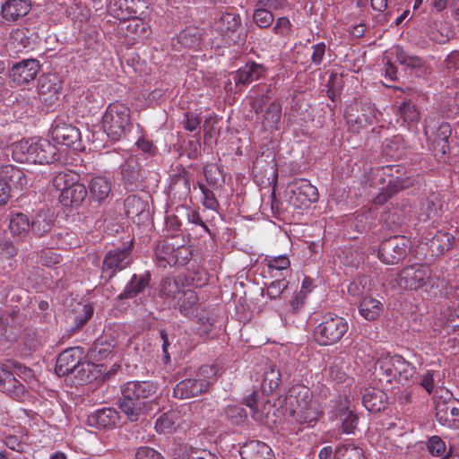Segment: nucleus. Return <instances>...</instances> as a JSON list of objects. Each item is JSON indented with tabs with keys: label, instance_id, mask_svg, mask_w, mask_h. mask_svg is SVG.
Returning <instances> with one entry per match:
<instances>
[{
	"label": "nucleus",
	"instance_id": "61",
	"mask_svg": "<svg viewBox=\"0 0 459 459\" xmlns=\"http://www.w3.org/2000/svg\"><path fill=\"white\" fill-rule=\"evenodd\" d=\"M113 350L114 346L111 343L102 341H97L94 343L92 351L94 353L95 358H97L98 359H104L109 354L112 353Z\"/></svg>",
	"mask_w": 459,
	"mask_h": 459
},
{
	"label": "nucleus",
	"instance_id": "37",
	"mask_svg": "<svg viewBox=\"0 0 459 459\" xmlns=\"http://www.w3.org/2000/svg\"><path fill=\"white\" fill-rule=\"evenodd\" d=\"M9 229L13 236L25 237L30 232V221L24 213H12L10 216Z\"/></svg>",
	"mask_w": 459,
	"mask_h": 459
},
{
	"label": "nucleus",
	"instance_id": "29",
	"mask_svg": "<svg viewBox=\"0 0 459 459\" xmlns=\"http://www.w3.org/2000/svg\"><path fill=\"white\" fill-rule=\"evenodd\" d=\"M30 221V232L38 237L48 233L54 225V217L50 211H39Z\"/></svg>",
	"mask_w": 459,
	"mask_h": 459
},
{
	"label": "nucleus",
	"instance_id": "45",
	"mask_svg": "<svg viewBox=\"0 0 459 459\" xmlns=\"http://www.w3.org/2000/svg\"><path fill=\"white\" fill-rule=\"evenodd\" d=\"M371 288V280L368 276H359L354 279L348 286V293L353 297H360Z\"/></svg>",
	"mask_w": 459,
	"mask_h": 459
},
{
	"label": "nucleus",
	"instance_id": "36",
	"mask_svg": "<svg viewBox=\"0 0 459 459\" xmlns=\"http://www.w3.org/2000/svg\"><path fill=\"white\" fill-rule=\"evenodd\" d=\"M359 312L365 319H377L383 312V304L373 298L365 297L359 303Z\"/></svg>",
	"mask_w": 459,
	"mask_h": 459
},
{
	"label": "nucleus",
	"instance_id": "20",
	"mask_svg": "<svg viewBox=\"0 0 459 459\" xmlns=\"http://www.w3.org/2000/svg\"><path fill=\"white\" fill-rule=\"evenodd\" d=\"M142 6L140 0H111L108 9L114 17L126 21L135 18Z\"/></svg>",
	"mask_w": 459,
	"mask_h": 459
},
{
	"label": "nucleus",
	"instance_id": "53",
	"mask_svg": "<svg viewBox=\"0 0 459 459\" xmlns=\"http://www.w3.org/2000/svg\"><path fill=\"white\" fill-rule=\"evenodd\" d=\"M170 191L175 194H179V197H186L190 193V183L186 175H177L171 184H170Z\"/></svg>",
	"mask_w": 459,
	"mask_h": 459
},
{
	"label": "nucleus",
	"instance_id": "57",
	"mask_svg": "<svg viewBox=\"0 0 459 459\" xmlns=\"http://www.w3.org/2000/svg\"><path fill=\"white\" fill-rule=\"evenodd\" d=\"M197 318V332L201 336H206L210 334L212 330L216 327L214 318L206 316L204 315L195 316Z\"/></svg>",
	"mask_w": 459,
	"mask_h": 459
},
{
	"label": "nucleus",
	"instance_id": "3",
	"mask_svg": "<svg viewBox=\"0 0 459 459\" xmlns=\"http://www.w3.org/2000/svg\"><path fill=\"white\" fill-rule=\"evenodd\" d=\"M13 157L21 163L49 164L59 159L56 147L46 139H27L15 143Z\"/></svg>",
	"mask_w": 459,
	"mask_h": 459
},
{
	"label": "nucleus",
	"instance_id": "8",
	"mask_svg": "<svg viewBox=\"0 0 459 459\" xmlns=\"http://www.w3.org/2000/svg\"><path fill=\"white\" fill-rule=\"evenodd\" d=\"M349 329L345 318L328 313L314 330V339L320 345H332L338 342Z\"/></svg>",
	"mask_w": 459,
	"mask_h": 459
},
{
	"label": "nucleus",
	"instance_id": "17",
	"mask_svg": "<svg viewBox=\"0 0 459 459\" xmlns=\"http://www.w3.org/2000/svg\"><path fill=\"white\" fill-rule=\"evenodd\" d=\"M38 91L39 99L47 105H54L59 99L60 82L55 74L42 75L39 80Z\"/></svg>",
	"mask_w": 459,
	"mask_h": 459
},
{
	"label": "nucleus",
	"instance_id": "31",
	"mask_svg": "<svg viewBox=\"0 0 459 459\" xmlns=\"http://www.w3.org/2000/svg\"><path fill=\"white\" fill-rule=\"evenodd\" d=\"M180 412L178 411H170L162 413L155 422V429L159 433H171L181 426Z\"/></svg>",
	"mask_w": 459,
	"mask_h": 459
},
{
	"label": "nucleus",
	"instance_id": "47",
	"mask_svg": "<svg viewBox=\"0 0 459 459\" xmlns=\"http://www.w3.org/2000/svg\"><path fill=\"white\" fill-rule=\"evenodd\" d=\"M335 459H362V450L352 443L343 444L335 449Z\"/></svg>",
	"mask_w": 459,
	"mask_h": 459
},
{
	"label": "nucleus",
	"instance_id": "42",
	"mask_svg": "<svg viewBox=\"0 0 459 459\" xmlns=\"http://www.w3.org/2000/svg\"><path fill=\"white\" fill-rule=\"evenodd\" d=\"M175 246L169 240H163L157 245L156 258L160 266L166 267L167 265L172 266V262L175 255Z\"/></svg>",
	"mask_w": 459,
	"mask_h": 459
},
{
	"label": "nucleus",
	"instance_id": "23",
	"mask_svg": "<svg viewBox=\"0 0 459 459\" xmlns=\"http://www.w3.org/2000/svg\"><path fill=\"white\" fill-rule=\"evenodd\" d=\"M151 281L149 273L143 274H133L130 281L126 283L124 290L119 294L120 299H131L144 292Z\"/></svg>",
	"mask_w": 459,
	"mask_h": 459
},
{
	"label": "nucleus",
	"instance_id": "35",
	"mask_svg": "<svg viewBox=\"0 0 459 459\" xmlns=\"http://www.w3.org/2000/svg\"><path fill=\"white\" fill-rule=\"evenodd\" d=\"M90 194L99 203L103 202L108 196L111 190V183L106 178H93L89 184Z\"/></svg>",
	"mask_w": 459,
	"mask_h": 459
},
{
	"label": "nucleus",
	"instance_id": "48",
	"mask_svg": "<svg viewBox=\"0 0 459 459\" xmlns=\"http://www.w3.org/2000/svg\"><path fill=\"white\" fill-rule=\"evenodd\" d=\"M183 291L180 289L179 282L171 277H166L161 281L160 292L167 299L175 300Z\"/></svg>",
	"mask_w": 459,
	"mask_h": 459
},
{
	"label": "nucleus",
	"instance_id": "55",
	"mask_svg": "<svg viewBox=\"0 0 459 459\" xmlns=\"http://www.w3.org/2000/svg\"><path fill=\"white\" fill-rule=\"evenodd\" d=\"M274 280L267 287V296L271 299H277L288 288L287 278H273Z\"/></svg>",
	"mask_w": 459,
	"mask_h": 459
},
{
	"label": "nucleus",
	"instance_id": "51",
	"mask_svg": "<svg viewBox=\"0 0 459 459\" xmlns=\"http://www.w3.org/2000/svg\"><path fill=\"white\" fill-rule=\"evenodd\" d=\"M75 179H78V176L71 171H61L55 176L52 184L57 191L64 193L70 186V183L74 182Z\"/></svg>",
	"mask_w": 459,
	"mask_h": 459
},
{
	"label": "nucleus",
	"instance_id": "63",
	"mask_svg": "<svg viewBox=\"0 0 459 459\" xmlns=\"http://www.w3.org/2000/svg\"><path fill=\"white\" fill-rule=\"evenodd\" d=\"M135 459H163V457L153 448L143 446L137 449Z\"/></svg>",
	"mask_w": 459,
	"mask_h": 459
},
{
	"label": "nucleus",
	"instance_id": "21",
	"mask_svg": "<svg viewBox=\"0 0 459 459\" xmlns=\"http://www.w3.org/2000/svg\"><path fill=\"white\" fill-rule=\"evenodd\" d=\"M198 296L192 290H183L174 300L173 307L184 316L192 318L198 316Z\"/></svg>",
	"mask_w": 459,
	"mask_h": 459
},
{
	"label": "nucleus",
	"instance_id": "5",
	"mask_svg": "<svg viewBox=\"0 0 459 459\" xmlns=\"http://www.w3.org/2000/svg\"><path fill=\"white\" fill-rule=\"evenodd\" d=\"M130 108L124 103H110L102 116V128L112 141L125 137L132 127Z\"/></svg>",
	"mask_w": 459,
	"mask_h": 459
},
{
	"label": "nucleus",
	"instance_id": "22",
	"mask_svg": "<svg viewBox=\"0 0 459 459\" xmlns=\"http://www.w3.org/2000/svg\"><path fill=\"white\" fill-rule=\"evenodd\" d=\"M30 4L26 0H7L1 6V16L7 22H14L27 15Z\"/></svg>",
	"mask_w": 459,
	"mask_h": 459
},
{
	"label": "nucleus",
	"instance_id": "16",
	"mask_svg": "<svg viewBox=\"0 0 459 459\" xmlns=\"http://www.w3.org/2000/svg\"><path fill=\"white\" fill-rule=\"evenodd\" d=\"M83 359V349L72 347L62 351L56 363L55 371L58 377L71 374Z\"/></svg>",
	"mask_w": 459,
	"mask_h": 459
},
{
	"label": "nucleus",
	"instance_id": "41",
	"mask_svg": "<svg viewBox=\"0 0 459 459\" xmlns=\"http://www.w3.org/2000/svg\"><path fill=\"white\" fill-rule=\"evenodd\" d=\"M95 372V365L85 360L83 358L71 374H73L79 381V384L82 385L94 379L96 377Z\"/></svg>",
	"mask_w": 459,
	"mask_h": 459
},
{
	"label": "nucleus",
	"instance_id": "58",
	"mask_svg": "<svg viewBox=\"0 0 459 459\" xmlns=\"http://www.w3.org/2000/svg\"><path fill=\"white\" fill-rule=\"evenodd\" d=\"M399 113L405 122H413L419 118V111L411 102H403L399 106Z\"/></svg>",
	"mask_w": 459,
	"mask_h": 459
},
{
	"label": "nucleus",
	"instance_id": "56",
	"mask_svg": "<svg viewBox=\"0 0 459 459\" xmlns=\"http://www.w3.org/2000/svg\"><path fill=\"white\" fill-rule=\"evenodd\" d=\"M292 24L286 16H281L276 19L273 31L281 38H287L290 35Z\"/></svg>",
	"mask_w": 459,
	"mask_h": 459
},
{
	"label": "nucleus",
	"instance_id": "27",
	"mask_svg": "<svg viewBox=\"0 0 459 459\" xmlns=\"http://www.w3.org/2000/svg\"><path fill=\"white\" fill-rule=\"evenodd\" d=\"M0 178L6 182L8 191L12 188L22 190L28 181L24 172L13 165H4L0 169Z\"/></svg>",
	"mask_w": 459,
	"mask_h": 459
},
{
	"label": "nucleus",
	"instance_id": "11",
	"mask_svg": "<svg viewBox=\"0 0 459 459\" xmlns=\"http://www.w3.org/2000/svg\"><path fill=\"white\" fill-rule=\"evenodd\" d=\"M410 248V240L403 236H393L384 240L378 250L377 256L386 264H397L405 257Z\"/></svg>",
	"mask_w": 459,
	"mask_h": 459
},
{
	"label": "nucleus",
	"instance_id": "10",
	"mask_svg": "<svg viewBox=\"0 0 459 459\" xmlns=\"http://www.w3.org/2000/svg\"><path fill=\"white\" fill-rule=\"evenodd\" d=\"M27 370L25 367L11 360L0 363V389L13 399L22 397L24 386L15 378L14 375Z\"/></svg>",
	"mask_w": 459,
	"mask_h": 459
},
{
	"label": "nucleus",
	"instance_id": "24",
	"mask_svg": "<svg viewBox=\"0 0 459 459\" xmlns=\"http://www.w3.org/2000/svg\"><path fill=\"white\" fill-rule=\"evenodd\" d=\"M242 459H273L271 447L259 440L245 443L238 450Z\"/></svg>",
	"mask_w": 459,
	"mask_h": 459
},
{
	"label": "nucleus",
	"instance_id": "26",
	"mask_svg": "<svg viewBox=\"0 0 459 459\" xmlns=\"http://www.w3.org/2000/svg\"><path fill=\"white\" fill-rule=\"evenodd\" d=\"M86 196V186L75 179L74 182L70 183V186L64 193H60L59 201L65 206H78Z\"/></svg>",
	"mask_w": 459,
	"mask_h": 459
},
{
	"label": "nucleus",
	"instance_id": "50",
	"mask_svg": "<svg viewBox=\"0 0 459 459\" xmlns=\"http://www.w3.org/2000/svg\"><path fill=\"white\" fill-rule=\"evenodd\" d=\"M441 204L436 195H432L426 199L421 206V215H425L426 219H435L439 216Z\"/></svg>",
	"mask_w": 459,
	"mask_h": 459
},
{
	"label": "nucleus",
	"instance_id": "13",
	"mask_svg": "<svg viewBox=\"0 0 459 459\" xmlns=\"http://www.w3.org/2000/svg\"><path fill=\"white\" fill-rule=\"evenodd\" d=\"M447 399L440 397L436 402V419L442 426L450 429L459 428V402L452 399V394L446 392Z\"/></svg>",
	"mask_w": 459,
	"mask_h": 459
},
{
	"label": "nucleus",
	"instance_id": "12",
	"mask_svg": "<svg viewBox=\"0 0 459 459\" xmlns=\"http://www.w3.org/2000/svg\"><path fill=\"white\" fill-rule=\"evenodd\" d=\"M133 262L132 244L109 250L103 260V277L111 279L117 273L127 268Z\"/></svg>",
	"mask_w": 459,
	"mask_h": 459
},
{
	"label": "nucleus",
	"instance_id": "64",
	"mask_svg": "<svg viewBox=\"0 0 459 459\" xmlns=\"http://www.w3.org/2000/svg\"><path fill=\"white\" fill-rule=\"evenodd\" d=\"M184 459H217V456L206 449L191 448Z\"/></svg>",
	"mask_w": 459,
	"mask_h": 459
},
{
	"label": "nucleus",
	"instance_id": "14",
	"mask_svg": "<svg viewBox=\"0 0 459 459\" xmlns=\"http://www.w3.org/2000/svg\"><path fill=\"white\" fill-rule=\"evenodd\" d=\"M52 139L58 144L65 145L69 148L78 149L81 142L80 130L61 119L54 121L51 127Z\"/></svg>",
	"mask_w": 459,
	"mask_h": 459
},
{
	"label": "nucleus",
	"instance_id": "4",
	"mask_svg": "<svg viewBox=\"0 0 459 459\" xmlns=\"http://www.w3.org/2000/svg\"><path fill=\"white\" fill-rule=\"evenodd\" d=\"M387 282L392 288L418 290L424 289L426 292L437 288V280L431 275L429 266L414 264L403 268L396 275L390 274Z\"/></svg>",
	"mask_w": 459,
	"mask_h": 459
},
{
	"label": "nucleus",
	"instance_id": "43",
	"mask_svg": "<svg viewBox=\"0 0 459 459\" xmlns=\"http://www.w3.org/2000/svg\"><path fill=\"white\" fill-rule=\"evenodd\" d=\"M253 20L256 26L261 29H266L273 24L274 21V15L273 11L260 7L256 4L253 12Z\"/></svg>",
	"mask_w": 459,
	"mask_h": 459
},
{
	"label": "nucleus",
	"instance_id": "15",
	"mask_svg": "<svg viewBox=\"0 0 459 459\" xmlns=\"http://www.w3.org/2000/svg\"><path fill=\"white\" fill-rule=\"evenodd\" d=\"M40 71L39 62L36 59H25L13 65L9 76L16 85H26L35 80Z\"/></svg>",
	"mask_w": 459,
	"mask_h": 459
},
{
	"label": "nucleus",
	"instance_id": "18",
	"mask_svg": "<svg viewBox=\"0 0 459 459\" xmlns=\"http://www.w3.org/2000/svg\"><path fill=\"white\" fill-rule=\"evenodd\" d=\"M331 419L341 422L342 431L345 434H352L357 428L358 416L349 408L347 400L341 401L333 408Z\"/></svg>",
	"mask_w": 459,
	"mask_h": 459
},
{
	"label": "nucleus",
	"instance_id": "34",
	"mask_svg": "<svg viewBox=\"0 0 459 459\" xmlns=\"http://www.w3.org/2000/svg\"><path fill=\"white\" fill-rule=\"evenodd\" d=\"M445 373L439 370L426 369L419 375V384L428 394H432L436 387L443 385Z\"/></svg>",
	"mask_w": 459,
	"mask_h": 459
},
{
	"label": "nucleus",
	"instance_id": "25",
	"mask_svg": "<svg viewBox=\"0 0 459 459\" xmlns=\"http://www.w3.org/2000/svg\"><path fill=\"white\" fill-rule=\"evenodd\" d=\"M244 404L249 408L251 417L262 424H269L268 415L271 404L267 402H258L257 393L254 391L243 400Z\"/></svg>",
	"mask_w": 459,
	"mask_h": 459
},
{
	"label": "nucleus",
	"instance_id": "38",
	"mask_svg": "<svg viewBox=\"0 0 459 459\" xmlns=\"http://www.w3.org/2000/svg\"><path fill=\"white\" fill-rule=\"evenodd\" d=\"M383 396L384 394L380 390L368 388L363 394L362 403L368 411L378 412L385 408Z\"/></svg>",
	"mask_w": 459,
	"mask_h": 459
},
{
	"label": "nucleus",
	"instance_id": "28",
	"mask_svg": "<svg viewBox=\"0 0 459 459\" xmlns=\"http://www.w3.org/2000/svg\"><path fill=\"white\" fill-rule=\"evenodd\" d=\"M290 261L285 255L271 256L267 259L266 273L270 278H287L290 275Z\"/></svg>",
	"mask_w": 459,
	"mask_h": 459
},
{
	"label": "nucleus",
	"instance_id": "60",
	"mask_svg": "<svg viewBox=\"0 0 459 459\" xmlns=\"http://www.w3.org/2000/svg\"><path fill=\"white\" fill-rule=\"evenodd\" d=\"M187 277L190 284L196 288L204 287L208 282V273L202 268L193 270Z\"/></svg>",
	"mask_w": 459,
	"mask_h": 459
},
{
	"label": "nucleus",
	"instance_id": "39",
	"mask_svg": "<svg viewBox=\"0 0 459 459\" xmlns=\"http://www.w3.org/2000/svg\"><path fill=\"white\" fill-rule=\"evenodd\" d=\"M281 381L280 370L273 365L265 368L263 374L261 389L264 394H271L278 388Z\"/></svg>",
	"mask_w": 459,
	"mask_h": 459
},
{
	"label": "nucleus",
	"instance_id": "52",
	"mask_svg": "<svg viewBox=\"0 0 459 459\" xmlns=\"http://www.w3.org/2000/svg\"><path fill=\"white\" fill-rule=\"evenodd\" d=\"M178 42L185 48H195L199 44L200 36L197 29L187 28L182 30L178 37Z\"/></svg>",
	"mask_w": 459,
	"mask_h": 459
},
{
	"label": "nucleus",
	"instance_id": "19",
	"mask_svg": "<svg viewBox=\"0 0 459 459\" xmlns=\"http://www.w3.org/2000/svg\"><path fill=\"white\" fill-rule=\"evenodd\" d=\"M126 215L134 222L141 223L149 219V204L139 195H129L124 202Z\"/></svg>",
	"mask_w": 459,
	"mask_h": 459
},
{
	"label": "nucleus",
	"instance_id": "2",
	"mask_svg": "<svg viewBox=\"0 0 459 459\" xmlns=\"http://www.w3.org/2000/svg\"><path fill=\"white\" fill-rule=\"evenodd\" d=\"M157 389V385L151 381H129L121 387L118 406L131 421H135L144 401L152 397Z\"/></svg>",
	"mask_w": 459,
	"mask_h": 459
},
{
	"label": "nucleus",
	"instance_id": "7",
	"mask_svg": "<svg viewBox=\"0 0 459 459\" xmlns=\"http://www.w3.org/2000/svg\"><path fill=\"white\" fill-rule=\"evenodd\" d=\"M216 375L213 367L202 366L195 378H186L176 385L173 395L178 399H189L206 392L212 384V377Z\"/></svg>",
	"mask_w": 459,
	"mask_h": 459
},
{
	"label": "nucleus",
	"instance_id": "49",
	"mask_svg": "<svg viewBox=\"0 0 459 459\" xmlns=\"http://www.w3.org/2000/svg\"><path fill=\"white\" fill-rule=\"evenodd\" d=\"M397 62L408 67H420L422 65V60L419 56L409 55L404 49L396 46L394 48Z\"/></svg>",
	"mask_w": 459,
	"mask_h": 459
},
{
	"label": "nucleus",
	"instance_id": "62",
	"mask_svg": "<svg viewBox=\"0 0 459 459\" xmlns=\"http://www.w3.org/2000/svg\"><path fill=\"white\" fill-rule=\"evenodd\" d=\"M39 262L46 266H53L59 264L60 255L53 249L42 250L39 256Z\"/></svg>",
	"mask_w": 459,
	"mask_h": 459
},
{
	"label": "nucleus",
	"instance_id": "46",
	"mask_svg": "<svg viewBox=\"0 0 459 459\" xmlns=\"http://www.w3.org/2000/svg\"><path fill=\"white\" fill-rule=\"evenodd\" d=\"M281 105L273 102L269 105V107L266 109L264 118L263 121V125L265 128L269 129H274L277 127V125L279 124L281 120Z\"/></svg>",
	"mask_w": 459,
	"mask_h": 459
},
{
	"label": "nucleus",
	"instance_id": "44",
	"mask_svg": "<svg viewBox=\"0 0 459 459\" xmlns=\"http://www.w3.org/2000/svg\"><path fill=\"white\" fill-rule=\"evenodd\" d=\"M427 448L431 455L442 457V459H446L451 455V449L447 450L445 442L437 436L429 437Z\"/></svg>",
	"mask_w": 459,
	"mask_h": 459
},
{
	"label": "nucleus",
	"instance_id": "54",
	"mask_svg": "<svg viewBox=\"0 0 459 459\" xmlns=\"http://www.w3.org/2000/svg\"><path fill=\"white\" fill-rule=\"evenodd\" d=\"M451 126L447 123L441 124L437 129L436 143L440 147V151L444 154L449 149L448 139L451 136Z\"/></svg>",
	"mask_w": 459,
	"mask_h": 459
},
{
	"label": "nucleus",
	"instance_id": "40",
	"mask_svg": "<svg viewBox=\"0 0 459 459\" xmlns=\"http://www.w3.org/2000/svg\"><path fill=\"white\" fill-rule=\"evenodd\" d=\"M120 168L123 179L126 182L134 184L141 178V167L135 157L129 156Z\"/></svg>",
	"mask_w": 459,
	"mask_h": 459
},
{
	"label": "nucleus",
	"instance_id": "6",
	"mask_svg": "<svg viewBox=\"0 0 459 459\" xmlns=\"http://www.w3.org/2000/svg\"><path fill=\"white\" fill-rule=\"evenodd\" d=\"M378 368L385 377L386 382L395 380L404 385L415 374V368L400 355L383 354L377 360Z\"/></svg>",
	"mask_w": 459,
	"mask_h": 459
},
{
	"label": "nucleus",
	"instance_id": "32",
	"mask_svg": "<svg viewBox=\"0 0 459 459\" xmlns=\"http://www.w3.org/2000/svg\"><path fill=\"white\" fill-rule=\"evenodd\" d=\"M262 66L252 63L247 64L245 66L239 68L234 77L236 87L245 86L253 81L258 80L262 74Z\"/></svg>",
	"mask_w": 459,
	"mask_h": 459
},
{
	"label": "nucleus",
	"instance_id": "1",
	"mask_svg": "<svg viewBox=\"0 0 459 459\" xmlns=\"http://www.w3.org/2000/svg\"><path fill=\"white\" fill-rule=\"evenodd\" d=\"M278 403L284 411V419L277 426L278 433L282 437L298 435L305 428L315 427L322 415L320 405L304 385L291 386Z\"/></svg>",
	"mask_w": 459,
	"mask_h": 459
},
{
	"label": "nucleus",
	"instance_id": "9",
	"mask_svg": "<svg viewBox=\"0 0 459 459\" xmlns=\"http://www.w3.org/2000/svg\"><path fill=\"white\" fill-rule=\"evenodd\" d=\"M318 199L317 188L307 179L299 178L289 186L288 204L293 209H306Z\"/></svg>",
	"mask_w": 459,
	"mask_h": 459
},
{
	"label": "nucleus",
	"instance_id": "59",
	"mask_svg": "<svg viewBox=\"0 0 459 459\" xmlns=\"http://www.w3.org/2000/svg\"><path fill=\"white\" fill-rule=\"evenodd\" d=\"M174 252H175L174 258H173V260L170 259V262H172V266L186 264L189 261V259L192 255V253H191L189 247H187L186 246L175 247Z\"/></svg>",
	"mask_w": 459,
	"mask_h": 459
},
{
	"label": "nucleus",
	"instance_id": "30",
	"mask_svg": "<svg viewBox=\"0 0 459 459\" xmlns=\"http://www.w3.org/2000/svg\"><path fill=\"white\" fill-rule=\"evenodd\" d=\"M88 420L91 426H95L96 428L108 429L117 424L118 415L114 409L103 408L91 414Z\"/></svg>",
	"mask_w": 459,
	"mask_h": 459
},
{
	"label": "nucleus",
	"instance_id": "33",
	"mask_svg": "<svg viewBox=\"0 0 459 459\" xmlns=\"http://www.w3.org/2000/svg\"><path fill=\"white\" fill-rule=\"evenodd\" d=\"M313 290L312 280L308 277H305L302 281L300 290L294 293L290 300V311L293 314L299 313L306 303L308 294Z\"/></svg>",
	"mask_w": 459,
	"mask_h": 459
}]
</instances>
